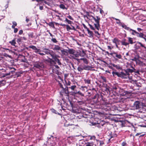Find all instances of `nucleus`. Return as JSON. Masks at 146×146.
<instances>
[{
    "mask_svg": "<svg viewBox=\"0 0 146 146\" xmlns=\"http://www.w3.org/2000/svg\"><path fill=\"white\" fill-rule=\"evenodd\" d=\"M112 88L116 93L119 94L122 96H125L128 93V92L124 90L123 89H121L117 85L113 86Z\"/></svg>",
    "mask_w": 146,
    "mask_h": 146,
    "instance_id": "nucleus-1",
    "label": "nucleus"
},
{
    "mask_svg": "<svg viewBox=\"0 0 146 146\" xmlns=\"http://www.w3.org/2000/svg\"><path fill=\"white\" fill-rule=\"evenodd\" d=\"M144 106L143 103L139 101H136L134 102L132 107L134 109L141 110L143 108Z\"/></svg>",
    "mask_w": 146,
    "mask_h": 146,
    "instance_id": "nucleus-2",
    "label": "nucleus"
},
{
    "mask_svg": "<svg viewBox=\"0 0 146 146\" xmlns=\"http://www.w3.org/2000/svg\"><path fill=\"white\" fill-rule=\"evenodd\" d=\"M93 19L94 20L96 23H94L95 28H96L98 30H99L100 28V18L96 16V17H94L93 16H91Z\"/></svg>",
    "mask_w": 146,
    "mask_h": 146,
    "instance_id": "nucleus-3",
    "label": "nucleus"
},
{
    "mask_svg": "<svg viewBox=\"0 0 146 146\" xmlns=\"http://www.w3.org/2000/svg\"><path fill=\"white\" fill-rule=\"evenodd\" d=\"M92 68L91 66L88 65H84L83 66L82 65H80L77 68V70L80 72H82L84 70H89Z\"/></svg>",
    "mask_w": 146,
    "mask_h": 146,
    "instance_id": "nucleus-4",
    "label": "nucleus"
},
{
    "mask_svg": "<svg viewBox=\"0 0 146 146\" xmlns=\"http://www.w3.org/2000/svg\"><path fill=\"white\" fill-rule=\"evenodd\" d=\"M135 61L136 64L140 66H146V59L143 58L141 61L138 59H136Z\"/></svg>",
    "mask_w": 146,
    "mask_h": 146,
    "instance_id": "nucleus-5",
    "label": "nucleus"
},
{
    "mask_svg": "<svg viewBox=\"0 0 146 146\" xmlns=\"http://www.w3.org/2000/svg\"><path fill=\"white\" fill-rule=\"evenodd\" d=\"M34 67L40 70L42 69L44 67V65L42 62L41 61H36L34 64Z\"/></svg>",
    "mask_w": 146,
    "mask_h": 146,
    "instance_id": "nucleus-6",
    "label": "nucleus"
},
{
    "mask_svg": "<svg viewBox=\"0 0 146 146\" xmlns=\"http://www.w3.org/2000/svg\"><path fill=\"white\" fill-rule=\"evenodd\" d=\"M130 74L129 73H124L123 72H121L119 73L118 76L122 79H127L129 77Z\"/></svg>",
    "mask_w": 146,
    "mask_h": 146,
    "instance_id": "nucleus-7",
    "label": "nucleus"
},
{
    "mask_svg": "<svg viewBox=\"0 0 146 146\" xmlns=\"http://www.w3.org/2000/svg\"><path fill=\"white\" fill-rule=\"evenodd\" d=\"M131 30H130L129 32L131 33L132 35H136L138 37H143V33H138L135 30H133L131 29Z\"/></svg>",
    "mask_w": 146,
    "mask_h": 146,
    "instance_id": "nucleus-8",
    "label": "nucleus"
},
{
    "mask_svg": "<svg viewBox=\"0 0 146 146\" xmlns=\"http://www.w3.org/2000/svg\"><path fill=\"white\" fill-rule=\"evenodd\" d=\"M110 54L113 57L116 59L117 58L121 59L122 58V56L120 54H118L117 52H113L110 53Z\"/></svg>",
    "mask_w": 146,
    "mask_h": 146,
    "instance_id": "nucleus-9",
    "label": "nucleus"
},
{
    "mask_svg": "<svg viewBox=\"0 0 146 146\" xmlns=\"http://www.w3.org/2000/svg\"><path fill=\"white\" fill-rule=\"evenodd\" d=\"M122 127L124 126H130L132 125V124L130 123L128 121H123L122 123Z\"/></svg>",
    "mask_w": 146,
    "mask_h": 146,
    "instance_id": "nucleus-10",
    "label": "nucleus"
},
{
    "mask_svg": "<svg viewBox=\"0 0 146 146\" xmlns=\"http://www.w3.org/2000/svg\"><path fill=\"white\" fill-rule=\"evenodd\" d=\"M122 127L124 126H130L132 125V124L130 123L128 121H123L122 123Z\"/></svg>",
    "mask_w": 146,
    "mask_h": 146,
    "instance_id": "nucleus-11",
    "label": "nucleus"
},
{
    "mask_svg": "<svg viewBox=\"0 0 146 146\" xmlns=\"http://www.w3.org/2000/svg\"><path fill=\"white\" fill-rule=\"evenodd\" d=\"M51 55V56L52 57V58L54 59L55 62H56V60L58 59V58L60 57L58 55L56 54L54 52Z\"/></svg>",
    "mask_w": 146,
    "mask_h": 146,
    "instance_id": "nucleus-12",
    "label": "nucleus"
},
{
    "mask_svg": "<svg viewBox=\"0 0 146 146\" xmlns=\"http://www.w3.org/2000/svg\"><path fill=\"white\" fill-rule=\"evenodd\" d=\"M44 50L43 51L45 53V54H50L51 56V54L54 52L52 50H50L48 49L45 48L44 49Z\"/></svg>",
    "mask_w": 146,
    "mask_h": 146,
    "instance_id": "nucleus-13",
    "label": "nucleus"
},
{
    "mask_svg": "<svg viewBox=\"0 0 146 146\" xmlns=\"http://www.w3.org/2000/svg\"><path fill=\"white\" fill-rule=\"evenodd\" d=\"M119 25L121 26L123 28L129 31L130 30H131V29H130L129 27H127L124 23H121V24Z\"/></svg>",
    "mask_w": 146,
    "mask_h": 146,
    "instance_id": "nucleus-14",
    "label": "nucleus"
},
{
    "mask_svg": "<svg viewBox=\"0 0 146 146\" xmlns=\"http://www.w3.org/2000/svg\"><path fill=\"white\" fill-rule=\"evenodd\" d=\"M131 67L132 68V69H127L125 70V72H126V73H129V72L132 73L133 72H135V71L136 70L132 66H131Z\"/></svg>",
    "mask_w": 146,
    "mask_h": 146,
    "instance_id": "nucleus-15",
    "label": "nucleus"
},
{
    "mask_svg": "<svg viewBox=\"0 0 146 146\" xmlns=\"http://www.w3.org/2000/svg\"><path fill=\"white\" fill-rule=\"evenodd\" d=\"M126 40L125 39H123L121 41V43L122 45L126 46L129 44V43L126 42Z\"/></svg>",
    "mask_w": 146,
    "mask_h": 146,
    "instance_id": "nucleus-16",
    "label": "nucleus"
},
{
    "mask_svg": "<svg viewBox=\"0 0 146 146\" xmlns=\"http://www.w3.org/2000/svg\"><path fill=\"white\" fill-rule=\"evenodd\" d=\"M84 81L85 84H87L88 85L91 84V80L89 78L84 79Z\"/></svg>",
    "mask_w": 146,
    "mask_h": 146,
    "instance_id": "nucleus-17",
    "label": "nucleus"
},
{
    "mask_svg": "<svg viewBox=\"0 0 146 146\" xmlns=\"http://www.w3.org/2000/svg\"><path fill=\"white\" fill-rule=\"evenodd\" d=\"M68 52L70 54L73 55V54H74V52H76V51L74 49H68L67 50Z\"/></svg>",
    "mask_w": 146,
    "mask_h": 146,
    "instance_id": "nucleus-18",
    "label": "nucleus"
},
{
    "mask_svg": "<svg viewBox=\"0 0 146 146\" xmlns=\"http://www.w3.org/2000/svg\"><path fill=\"white\" fill-rule=\"evenodd\" d=\"M72 56H74V57L76 58V57H79V56H83L84 55H83L82 56L81 55H80V54L78 52H74V54H73Z\"/></svg>",
    "mask_w": 146,
    "mask_h": 146,
    "instance_id": "nucleus-19",
    "label": "nucleus"
},
{
    "mask_svg": "<svg viewBox=\"0 0 146 146\" xmlns=\"http://www.w3.org/2000/svg\"><path fill=\"white\" fill-rule=\"evenodd\" d=\"M111 65L115 67L116 69L118 70H121L122 69V68L118 64L115 65L114 64H111Z\"/></svg>",
    "mask_w": 146,
    "mask_h": 146,
    "instance_id": "nucleus-20",
    "label": "nucleus"
},
{
    "mask_svg": "<svg viewBox=\"0 0 146 146\" xmlns=\"http://www.w3.org/2000/svg\"><path fill=\"white\" fill-rule=\"evenodd\" d=\"M61 48L59 46L55 45L53 47V49L56 50H61Z\"/></svg>",
    "mask_w": 146,
    "mask_h": 146,
    "instance_id": "nucleus-21",
    "label": "nucleus"
},
{
    "mask_svg": "<svg viewBox=\"0 0 146 146\" xmlns=\"http://www.w3.org/2000/svg\"><path fill=\"white\" fill-rule=\"evenodd\" d=\"M73 93L74 94H78L79 95H80V96H84V94H83L80 91H74V92H73Z\"/></svg>",
    "mask_w": 146,
    "mask_h": 146,
    "instance_id": "nucleus-22",
    "label": "nucleus"
},
{
    "mask_svg": "<svg viewBox=\"0 0 146 146\" xmlns=\"http://www.w3.org/2000/svg\"><path fill=\"white\" fill-rule=\"evenodd\" d=\"M48 140H49V139L51 141H54L56 140V137H54L53 136L51 135L50 137H48Z\"/></svg>",
    "mask_w": 146,
    "mask_h": 146,
    "instance_id": "nucleus-23",
    "label": "nucleus"
},
{
    "mask_svg": "<svg viewBox=\"0 0 146 146\" xmlns=\"http://www.w3.org/2000/svg\"><path fill=\"white\" fill-rule=\"evenodd\" d=\"M9 42L11 44V45L15 46L16 44V42H15V38L12 41H9Z\"/></svg>",
    "mask_w": 146,
    "mask_h": 146,
    "instance_id": "nucleus-24",
    "label": "nucleus"
},
{
    "mask_svg": "<svg viewBox=\"0 0 146 146\" xmlns=\"http://www.w3.org/2000/svg\"><path fill=\"white\" fill-rule=\"evenodd\" d=\"M80 59L82 60L84 63L86 64H88V60L86 58H81Z\"/></svg>",
    "mask_w": 146,
    "mask_h": 146,
    "instance_id": "nucleus-25",
    "label": "nucleus"
},
{
    "mask_svg": "<svg viewBox=\"0 0 146 146\" xmlns=\"http://www.w3.org/2000/svg\"><path fill=\"white\" fill-rule=\"evenodd\" d=\"M88 32V34L89 35V36L90 37H92L93 36V32L89 29H88L87 30Z\"/></svg>",
    "mask_w": 146,
    "mask_h": 146,
    "instance_id": "nucleus-26",
    "label": "nucleus"
},
{
    "mask_svg": "<svg viewBox=\"0 0 146 146\" xmlns=\"http://www.w3.org/2000/svg\"><path fill=\"white\" fill-rule=\"evenodd\" d=\"M99 97V96L98 94H96L93 97V99H97V102H99V100L98 99V98Z\"/></svg>",
    "mask_w": 146,
    "mask_h": 146,
    "instance_id": "nucleus-27",
    "label": "nucleus"
},
{
    "mask_svg": "<svg viewBox=\"0 0 146 146\" xmlns=\"http://www.w3.org/2000/svg\"><path fill=\"white\" fill-rule=\"evenodd\" d=\"M119 40L116 38H115L112 40L113 42L116 44V46L117 47V44L116 43L117 42H119Z\"/></svg>",
    "mask_w": 146,
    "mask_h": 146,
    "instance_id": "nucleus-28",
    "label": "nucleus"
},
{
    "mask_svg": "<svg viewBox=\"0 0 146 146\" xmlns=\"http://www.w3.org/2000/svg\"><path fill=\"white\" fill-rule=\"evenodd\" d=\"M135 86L138 87H141V84L140 82L136 80L135 81Z\"/></svg>",
    "mask_w": 146,
    "mask_h": 146,
    "instance_id": "nucleus-29",
    "label": "nucleus"
},
{
    "mask_svg": "<svg viewBox=\"0 0 146 146\" xmlns=\"http://www.w3.org/2000/svg\"><path fill=\"white\" fill-rule=\"evenodd\" d=\"M48 24L50 27H52L53 28H54L55 27L54 24L52 22H50L49 23H48Z\"/></svg>",
    "mask_w": 146,
    "mask_h": 146,
    "instance_id": "nucleus-30",
    "label": "nucleus"
},
{
    "mask_svg": "<svg viewBox=\"0 0 146 146\" xmlns=\"http://www.w3.org/2000/svg\"><path fill=\"white\" fill-rule=\"evenodd\" d=\"M128 41L129 42V43H130L131 44H133V38H130V37H128Z\"/></svg>",
    "mask_w": 146,
    "mask_h": 146,
    "instance_id": "nucleus-31",
    "label": "nucleus"
},
{
    "mask_svg": "<svg viewBox=\"0 0 146 146\" xmlns=\"http://www.w3.org/2000/svg\"><path fill=\"white\" fill-rule=\"evenodd\" d=\"M76 87V85H73L69 87V88L71 89L72 90H74Z\"/></svg>",
    "mask_w": 146,
    "mask_h": 146,
    "instance_id": "nucleus-32",
    "label": "nucleus"
},
{
    "mask_svg": "<svg viewBox=\"0 0 146 146\" xmlns=\"http://www.w3.org/2000/svg\"><path fill=\"white\" fill-rule=\"evenodd\" d=\"M64 21L66 22H67L68 24H71L72 23V22L70 20H69L66 18L65 19V20Z\"/></svg>",
    "mask_w": 146,
    "mask_h": 146,
    "instance_id": "nucleus-33",
    "label": "nucleus"
},
{
    "mask_svg": "<svg viewBox=\"0 0 146 146\" xmlns=\"http://www.w3.org/2000/svg\"><path fill=\"white\" fill-rule=\"evenodd\" d=\"M13 25L12 26V28H15V26L17 25V23L16 22L14 21L13 22Z\"/></svg>",
    "mask_w": 146,
    "mask_h": 146,
    "instance_id": "nucleus-34",
    "label": "nucleus"
},
{
    "mask_svg": "<svg viewBox=\"0 0 146 146\" xmlns=\"http://www.w3.org/2000/svg\"><path fill=\"white\" fill-rule=\"evenodd\" d=\"M29 47L32 48V49L35 50H36V49L37 48L35 46L33 45L30 46H29Z\"/></svg>",
    "mask_w": 146,
    "mask_h": 146,
    "instance_id": "nucleus-35",
    "label": "nucleus"
},
{
    "mask_svg": "<svg viewBox=\"0 0 146 146\" xmlns=\"http://www.w3.org/2000/svg\"><path fill=\"white\" fill-rule=\"evenodd\" d=\"M119 73V72H115L114 71H113L112 72V74L113 75V76H114L115 75H116L117 76H118Z\"/></svg>",
    "mask_w": 146,
    "mask_h": 146,
    "instance_id": "nucleus-36",
    "label": "nucleus"
},
{
    "mask_svg": "<svg viewBox=\"0 0 146 146\" xmlns=\"http://www.w3.org/2000/svg\"><path fill=\"white\" fill-rule=\"evenodd\" d=\"M93 143L88 142L86 143V146H93Z\"/></svg>",
    "mask_w": 146,
    "mask_h": 146,
    "instance_id": "nucleus-37",
    "label": "nucleus"
},
{
    "mask_svg": "<svg viewBox=\"0 0 146 146\" xmlns=\"http://www.w3.org/2000/svg\"><path fill=\"white\" fill-rule=\"evenodd\" d=\"M60 7L62 9H66L65 5L63 4H61L59 5Z\"/></svg>",
    "mask_w": 146,
    "mask_h": 146,
    "instance_id": "nucleus-38",
    "label": "nucleus"
},
{
    "mask_svg": "<svg viewBox=\"0 0 146 146\" xmlns=\"http://www.w3.org/2000/svg\"><path fill=\"white\" fill-rule=\"evenodd\" d=\"M66 29L67 31H69L70 30H71V28L70 27V26L68 25H66Z\"/></svg>",
    "mask_w": 146,
    "mask_h": 146,
    "instance_id": "nucleus-39",
    "label": "nucleus"
},
{
    "mask_svg": "<svg viewBox=\"0 0 146 146\" xmlns=\"http://www.w3.org/2000/svg\"><path fill=\"white\" fill-rule=\"evenodd\" d=\"M72 58L76 60L78 62H80V60H81L80 59L77 58H75L74 57V56H72Z\"/></svg>",
    "mask_w": 146,
    "mask_h": 146,
    "instance_id": "nucleus-40",
    "label": "nucleus"
},
{
    "mask_svg": "<svg viewBox=\"0 0 146 146\" xmlns=\"http://www.w3.org/2000/svg\"><path fill=\"white\" fill-rule=\"evenodd\" d=\"M116 136V135H115L114 136L112 135H109V137H110V138L109 139V140H108L109 141V142H110V140L111 139V138H113V137H115Z\"/></svg>",
    "mask_w": 146,
    "mask_h": 146,
    "instance_id": "nucleus-41",
    "label": "nucleus"
},
{
    "mask_svg": "<svg viewBox=\"0 0 146 146\" xmlns=\"http://www.w3.org/2000/svg\"><path fill=\"white\" fill-rule=\"evenodd\" d=\"M6 83L5 80H2L0 81V85H4Z\"/></svg>",
    "mask_w": 146,
    "mask_h": 146,
    "instance_id": "nucleus-42",
    "label": "nucleus"
},
{
    "mask_svg": "<svg viewBox=\"0 0 146 146\" xmlns=\"http://www.w3.org/2000/svg\"><path fill=\"white\" fill-rule=\"evenodd\" d=\"M51 40L54 43H57L58 42V41L55 38H52Z\"/></svg>",
    "mask_w": 146,
    "mask_h": 146,
    "instance_id": "nucleus-43",
    "label": "nucleus"
},
{
    "mask_svg": "<svg viewBox=\"0 0 146 146\" xmlns=\"http://www.w3.org/2000/svg\"><path fill=\"white\" fill-rule=\"evenodd\" d=\"M113 18V19L115 20H117V21H118V22H116L117 24H121V23L120 21V20H119V19L115 18Z\"/></svg>",
    "mask_w": 146,
    "mask_h": 146,
    "instance_id": "nucleus-44",
    "label": "nucleus"
},
{
    "mask_svg": "<svg viewBox=\"0 0 146 146\" xmlns=\"http://www.w3.org/2000/svg\"><path fill=\"white\" fill-rule=\"evenodd\" d=\"M101 78L104 81V82H106V79L105 77L102 76H101Z\"/></svg>",
    "mask_w": 146,
    "mask_h": 146,
    "instance_id": "nucleus-45",
    "label": "nucleus"
},
{
    "mask_svg": "<svg viewBox=\"0 0 146 146\" xmlns=\"http://www.w3.org/2000/svg\"><path fill=\"white\" fill-rule=\"evenodd\" d=\"M10 69H14L13 70H12V71H11L9 72V73H10V74H13L15 72V70H16V69L15 68H11Z\"/></svg>",
    "mask_w": 146,
    "mask_h": 146,
    "instance_id": "nucleus-46",
    "label": "nucleus"
},
{
    "mask_svg": "<svg viewBox=\"0 0 146 146\" xmlns=\"http://www.w3.org/2000/svg\"><path fill=\"white\" fill-rule=\"evenodd\" d=\"M61 51L62 54L64 55H65L66 53H67L66 52L64 49L61 50Z\"/></svg>",
    "mask_w": 146,
    "mask_h": 146,
    "instance_id": "nucleus-47",
    "label": "nucleus"
},
{
    "mask_svg": "<svg viewBox=\"0 0 146 146\" xmlns=\"http://www.w3.org/2000/svg\"><path fill=\"white\" fill-rule=\"evenodd\" d=\"M89 26H90V28L92 30H95V28L94 27H93L92 25L89 24Z\"/></svg>",
    "mask_w": 146,
    "mask_h": 146,
    "instance_id": "nucleus-48",
    "label": "nucleus"
},
{
    "mask_svg": "<svg viewBox=\"0 0 146 146\" xmlns=\"http://www.w3.org/2000/svg\"><path fill=\"white\" fill-rule=\"evenodd\" d=\"M22 37H20L17 39V42L18 43L20 42H21V40H22Z\"/></svg>",
    "mask_w": 146,
    "mask_h": 146,
    "instance_id": "nucleus-49",
    "label": "nucleus"
},
{
    "mask_svg": "<svg viewBox=\"0 0 146 146\" xmlns=\"http://www.w3.org/2000/svg\"><path fill=\"white\" fill-rule=\"evenodd\" d=\"M59 65H61L62 64L61 62H60V60L58 59L57 60L56 62Z\"/></svg>",
    "mask_w": 146,
    "mask_h": 146,
    "instance_id": "nucleus-50",
    "label": "nucleus"
},
{
    "mask_svg": "<svg viewBox=\"0 0 146 146\" xmlns=\"http://www.w3.org/2000/svg\"><path fill=\"white\" fill-rule=\"evenodd\" d=\"M51 111L53 113L56 114L57 111L53 109H51Z\"/></svg>",
    "mask_w": 146,
    "mask_h": 146,
    "instance_id": "nucleus-51",
    "label": "nucleus"
},
{
    "mask_svg": "<svg viewBox=\"0 0 146 146\" xmlns=\"http://www.w3.org/2000/svg\"><path fill=\"white\" fill-rule=\"evenodd\" d=\"M77 102L79 103V104L82 105L84 103V102L83 101H78Z\"/></svg>",
    "mask_w": 146,
    "mask_h": 146,
    "instance_id": "nucleus-52",
    "label": "nucleus"
},
{
    "mask_svg": "<svg viewBox=\"0 0 146 146\" xmlns=\"http://www.w3.org/2000/svg\"><path fill=\"white\" fill-rule=\"evenodd\" d=\"M50 63H51L52 62H53V63H54V64H56V62H55L54 61V60H53L52 58V59H51V58H50Z\"/></svg>",
    "mask_w": 146,
    "mask_h": 146,
    "instance_id": "nucleus-53",
    "label": "nucleus"
},
{
    "mask_svg": "<svg viewBox=\"0 0 146 146\" xmlns=\"http://www.w3.org/2000/svg\"><path fill=\"white\" fill-rule=\"evenodd\" d=\"M40 49H37V48L36 49V50H35L34 52L36 53H37L38 52H40Z\"/></svg>",
    "mask_w": 146,
    "mask_h": 146,
    "instance_id": "nucleus-54",
    "label": "nucleus"
},
{
    "mask_svg": "<svg viewBox=\"0 0 146 146\" xmlns=\"http://www.w3.org/2000/svg\"><path fill=\"white\" fill-rule=\"evenodd\" d=\"M67 17L70 19L71 20H74V19L72 18V17L71 16L69 15Z\"/></svg>",
    "mask_w": 146,
    "mask_h": 146,
    "instance_id": "nucleus-55",
    "label": "nucleus"
},
{
    "mask_svg": "<svg viewBox=\"0 0 146 146\" xmlns=\"http://www.w3.org/2000/svg\"><path fill=\"white\" fill-rule=\"evenodd\" d=\"M29 37H31L32 38H33V33H30V34H29Z\"/></svg>",
    "mask_w": 146,
    "mask_h": 146,
    "instance_id": "nucleus-56",
    "label": "nucleus"
},
{
    "mask_svg": "<svg viewBox=\"0 0 146 146\" xmlns=\"http://www.w3.org/2000/svg\"><path fill=\"white\" fill-rule=\"evenodd\" d=\"M95 139V137L94 136H92L90 137V140Z\"/></svg>",
    "mask_w": 146,
    "mask_h": 146,
    "instance_id": "nucleus-57",
    "label": "nucleus"
},
{
    "mask_svg": "<svg viewBox=\"0 0 146 146\" xmlns=\"http://www.w3.org/2000/svg\"><path fill=\"white\" fill-rule=\"evenodd\" d=\"M83 27H84V29H86L87 30H88V29H89L86 27V26L84 24H83Z\"/></svg>",
    "mask_w": 146,
    "mask_h": 146,
    "instance_id": "nucleus-58",
    "label": "nucleus"
},
{
    "mask_svg": "<svg viewBox=\"0 0 146 146\" xmlns=\"http://www.w3.org/2000/svg\"><path fill=\"white\" fill-rule=\"evenodd\" d=\"M138 43L139 44H140V46L142 47H144L145 46L143 45L141 42H138Z\"/></svg>",
    "mask_w": 146,
    "mask_h": 146,
    "instance_id": "nucleus-59",
    "label": "nucleus"
},
{
    "mask_svg": "<svg viewBox=\"0 0 146 146\" xmlns=\"http://www.w3.org/2000/svg\"><path fill=\"white\" fill-rule=\"evenodd\" d=\"M5 56H6V57H8L9 58H11V56H10V55H9L7 54H5Z\"/></svg>",
    "mask_w": 146,
    "mask_h": 146,
    "instance_id": "nucleus-60",
    "label": "nucleus"
},
{
    "mask_svg": "<svg viewBox=\"0 0 146 146\" xmlns=\"http://www.w3.org/2000/svg\"><path fill=\"white\" fill-rule=\"evenodd\" d=\"M100 13L102 14L103 13H104L103 11L100 8Z\"/></svg>",
    "mask_w": 146,
    "mask_h": 146,
    "instance_id": "nucleus-61",
    "label": "nucleus"
},
{
    "mask_svg": "<svg viewBox=\"0 0 146 146\" xmlns=\"http://www.w3.org/2000/svg\"><path fill=\"white\" fill-rule=\"evenodd\" d=\"M137 31L139 32H140L142 31H143V29H141V28H137Z\"/></svg>",
    "mask_w": 146,
    "mask_h": 146,
    "instance_id": "nucleus-62",
    "label": "nucleus"
},
{
    "mask_svg": "<svg viewBox=\"0 0 146 146\" xmlns=\"http://www.w3.org/2000/svg\"><path fill=\"white\" fill-rule=\"evenodd\" d=\"M14 32L15 33H16L18 31V29L17 28H14Z\"/></svg>",
    "mask_w": 146,
    "mask_h": 146,
    "instance_id": "nucleus-63",
    "label": "nucleus"
},
{
    "mask_svg": "<svg viewBox=\"0 0 146 146\" xmlns=\"http://www.w3.org/2000/svg\"><path fill=\"white\" fill-rule=\"evenodd\" d=\"M23 33V31L22 30H21L19 31V35L22 34Z\"/></svg>",
    "mask_w": 146,
    "mask_h": 146,
    "instance_id": "nucleus-64",
    "label": "nucleus"
}]
</instances>
